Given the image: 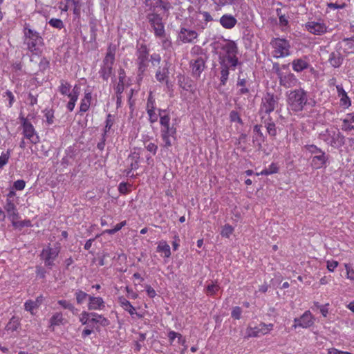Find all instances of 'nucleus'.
<instances>
[{
	"label": "nucleus",
	"instance_id": "42",
	"mask_svg": "<svg viewBox=\"0 0 354 354\" xmlns=\"http://www.w3.org/2000/svg\"><path fill=\"white\" fill-rule=\"evenodd\" d=\"M4 209L7 212L8 214L17 210L15 205L13 203V200L10 198L6 199V205H4Z\"/></svg>",
	"mask_w": 354,
	"mask_h": 354
},
{
	"label": "nucleus",
	"instance_id": "15",
	"mask_svg": "<svg viewBox=\"0 0 354 354\" xmlns=\"http://www.w3.org/2000/svg\"><path fill=\"white\" fill-rule=\"evenodd\" d=\"M328 160V156L324 151L312 158L311 165L315 169L322 168Z\"/></svg>",
	"mask_w": 354,
	"mask_h": 354
},
{
	"label": "nucleus",
	"instance_id": "16",
	"mask_svg": "<svg viewBox=\"0 0 354 354\" xmlns=\"http://www.w3.org/2000/svg\"><path fill=\"white\" fill-rule=\"evenodd\" d=\"M197 32L192 30H188L185 28H182L180 33V39L184 43L192 42L194 39L197 37Z\"/></svg>",
	"mask_w": 354,
	"mask_h": 354
},
{
	"label": "nucleus",
	"instance_id": "59",
	"mask_svg": "<svg viewBox=\"0 0 354 354\" xmlns=\"http://www.w3.org/2000/svg\"><path fill=\"white\" fill-rule=\"evenodd\" d=\"M128 158L131 160L130 167L127 172V176H129L133 169H136L138 167V163L137 160H134V159H135L134 156L130 155Z\"/></svg>",
	"mask_w": 354,
	"mask_h": 354
},
{
	"label": "nucleus",
	"instance_id": "24",
	"mask_svg": "<svg viewBox=\"0 0 354 354\" xmlns=\"http://www.w3.org/2000/svg\"><path fill=\"white\" fill-rule=\"evenodd\" d=\"M292 68L296 72H301L309 66V64L302 58L294 59L292 62Z\"/></svg>",
	"mask_w": 354,
	"mask_h": 354
},
{
	"label": "nucleus",
	"instance_id": "4",
	"mask_svg": "<svg viewBox=\"0 0 354 354\" xmlns=\"http://www.w3.org/2000/svg\"><path fill=\"white\" fill-rule=\"evenodd\" d=\"M138 75L141 78L147 70L149 61V51L145 45H141L137 51Z\"/></svg>",
	"mask_w": 354,
	"mask_h": 354
},
{
	"label": "nucleus",
	"instance_id": "56",
	"mask_svg": "<svg viewBox=\"0 0 354 354\" xmlns=\"http://www.w3.org/2000/svg\"><path fill=\"white\" fill-rule=\"evenodd\" d=\"M48 23L51 26L58 29H62L64 28L63 21L59 19L53 18L50 19Z\"/></svg>",
	"mask_w": 354,
	"mask_h": 354
},
{
	"label": "nucleus",
	"instance_id": "53",
	"mask_svg": "<svg viewBox=\"0 0 354 354\" xmlns=\"http://www.w3.org/2000/svg\"><path fill=\"white\" fill-rule=\"evenodd\" d=\"M234 231V228L229 224H226L223 226L221 234L223 236L229 237Z\"/></svg>",
	"mask_w": 354,
	"mask_h": 354
},
{
	"label": "nucleus",
	"instance_id": "27",
	"mask_svg": "<svg viewBox=\"0 0 354 354\" xmlns=\"http://www.w3.org/2000/svg\"><path fill=\"white\" fill-rule=\"evenodd\" d=\"M265 127L267 129L268 134L273 138H275L277 134V131L275 124L272 121V118H269L265 121Z\"/></svg>",
	"mask_w": 354,
	"mask_h": 354
},
{
	"label": "nucleus",
	"instance_id": "51",
	"mask_svg": "<svg viewBox=\"0 0 354 354\" xmlns=\"http://www.w3.org/2000/svg\"><path fill=\"white\" fill-rule=\"evenodd\" d=\"M106 124L104 129V133L105 136L106 133L109 132L113 124V120L112 119V116L111 114H108L106 119Z\"/></svg>",
	"mask_w": 354,
	"mask_h": 354
},
{
	"label": "nucleus",
	"instance_id": "62",
	"mask_svg": "<svg viewBox=\"0 0 354 354\" xmlns=\"http://www.w3.org/2000/svg\"><path fill=\"white\" fill-rule=\"evenodd\" d=\"M169 122L170 117L168 114L161 115V117H160V123L162 127L169 125Z\"/></svg>",
	"mask_w": 354,
	"mask_h": 354
},
{
	"label": "nucleus",
	"instance_id": "45",
	"mask_svg": "<svg viewBox=\"0 0 354 354\" xmlns=\"http://www.w3.org/2000/svg\"><path fill=\"white\" fill-rule=\"evenodd\" d=\"M63 317L62 314L60 313H57L53 315L50 318V324L51 325H59L62 323Z\"/></svg>",
	"mask_w": 354,
	"mask_h": 354
},
{
	"label": "nucleus",
	"instance_id": "33",
	"mask_svg": "<svg viewBox=\"0 0 354 354\" xmlns=\"http://www.w3.org/2000/svg\"><path fill=\"white\" fill-rule=\"evenodd\" d=\"M75 295L77 304H82L86 300V298L89 299L90 296L87 293L81 290H77L75 292Z\"/></svg>",
	"mask_w": 354,
	"mask_h": 354
},
{
	"label": "nucleus",
	"instance_id": "26",
	"mask_svg": "<svg viewBox=\"0 0 354 354\" xmlns=\"http://www.w3.org/2000/svg\"><path fill=\"white\" fill-rule=\"evenodd\" d=\"M118 300L121 306L126 311L129 312V313L131 315H134L136 311L135 308L131 304V303L127 299H125L124 297H119Z\"/></svg>",
	"mask_w": 354,
	"mask_h": 354
},
{
	"label": "nucleus",
	"instance_id": "32",
	"mask_svg": "<svg viewBox=\"0 0 354 354\" xmlns=\"http://www.w3.org/2000/svg\"><path fill=\"white\" fill-rule=\"evenodd\" d=\"M156 6L151 7L150 10L153 11L155 7H160L165 12L169 11V10L171 8V3L167 1H163L162 0H156Z\"/></svg>",
	"mask_w": 354,
	"mask_h": 354
},
{
	"label": "nucleus",
	"instance_id": "3",
	"mask_svg": "<svg viewBox=\"0 0 354 354\" xmlns=\"http://www.w3.org/2000/svg\"><path fill=\"white\" fill-rule=\"evenodd\" d=\"M270 45L274 48L273 56L276 58L285 57L290 55V44L283 38H273Z\"/></svg>",
	"mask_w": 354,
	"mask_h": 354
},
{
	"label": "nucleus",
	"instance_id": "57",
	"mask_svg": "<svg viewBox=\"0 0 354 354\" xmlns=\"http://www.w3.org/2000/svg\"><path fill=\"white\" fill-rule=\"evenodd\" d=\"M246 84V80L245 79H241L240 77L238 78L237 81V86H242L243 88L239 90L240 94H246L249 93V89L248 88L244 87V86Z\"/></svg>",
	"mask_w": 354,
	"mask_h": 354
},
{
	"label": "nucleus",
	"instance_id": "34",
	"mask_svg": "<svg viewBox=\"0 0 354 354\" xmlns=\"http://www.w3.org/2000/svg\"><path fill=\"white\" fill-rule=\"evenodd\" d=\"M10 149H8L6 152L1 153L0 156V169L3 168L8 162L10 156Z\"/></svg>",
	"mask_w": 354,
	"mask_h": 354
},
{
	"label": "nucleus",
	"instance_id": "31",
	"mask_svg": "<svg viewBox=\"0 0 354 354\" xmlns=\"http://www.w3.org/2000/svg\"><path fill=\"white\" fill-rule=\"evenodd\" d=\"M279 171V167L277 166V165L274 162H272L268 168L267 169H265L263 170H262L260 173L259 174H257V175H265V176H268V175H270V174H276Z\"/></svg>",
	"mask_w": 354,
	"mask_h": 354
},
{
	"label": "nucleus",
	"instance_id": "46",
	"mask_svg": "<svg viewBox=\"0 0 354 354\" xmlns=\"http://www.w3.org/2000/svg\"><path fill=\"white\" fill-rule=\"evenodd\" d=\"M229 117H230V120L232 122H237L240 124H243L242 119L241 118L239 113L236 111H234V110L232 111L230 113V116Z\"/></svg>",
	"mask_w": 354,
	"mask_h": 354
},
{
	"label": "nucleus",
	"instance_id": "52",
	"mask_svg": "<svg viewBox=\"0 0 354 354\" xmlns=\"http://www.w3.org/2000/svg\"><path fill=\"white\" fill-rule=\"evenodd\" d=\"M49 60L46 57H42L39 64V71L41 72H44L49 68Z\"/></svg>",
	"mask_w": 354,
	"mask_h": 354
},
{
	"label": "nucleus",
	"instance_id": "6",
	"mask_svg": "<svg viewBox=\"0 0 354 354\" xmlns=\"http://www.w3.org/2000/svg\"><path fill=\"white\" fill-rule=\"evenodd\" d=\"M59 250L57 248L47 247L43 249L40 256L44 261L45 266L51 268L55 266L54 261L58 257Z\"/></svg>",
	"mask_w": 354,
	"mask_h": 354
},
{
	"label": "nucleus",
	"instance_id": "21",
	"mask_svg": "<svg viewBox=\"0 0 354 354\" xmlns=\"http://www.w3.org/2000/svg\"><path fill=\"white\" fill-rule=\"evenodd\" d=\"M237 21L231 15H224L220 18V23L222 26L227 29H231L235 26Z\"/></svg>",
	"mask_w": 354,
	"mask_h": 354
},
{
	"label": "nucleus",
	"instance_id": "17",
	"mask_svg": "<svg viewBox=\"0 0 354 354\" xmlns=\"http://www.w3.org/2000/svg\"><path fill=\"white\" fill-rule=\"evenodd\" d=\"M344 57L338 50L330 53L328 62L334 68H339L343 63Z\"/></svg>",
	"mask_w": 354,
	"mask_h": 354
},
{
	"label": "nucleus",
	"instance_id": "44",
	"mask_svg": "<svg viewBox=\"0 0 354 354\" xmlns=\"http://www.w3.org/2000/svg\"><path fill=\"white\" fill-rule=\"evenodd\" d=\"M149 115V120L151 123H154L158 121V115L155 113V106H150L149 110H147Z\"/></svg>",
	"mask_w": 354,
	"mask_h": 354
},
{
	"label": "nucleus",
	"instance_id": "28",
	"mask_svg": "<svg viewBox=\"0 0 354 354\" xmlns=\"http://www.w3.org/2000/svg\"><path fill=\"white\" fill-rule=\"evenodd\" d=\"M147 19L151 26L157 25V24L161 22L162 20V17H160L159 14L155 13L153 12L148 13L147 15Z\"/></svg>",
	"mask_w": 354,
	"mask_h": 354
},
{
	"label": "nucleus",
	"instance_id": "10",
	"mask_svg": "<svg viewBox=\"0 0 354 354\" xmlns=\"http://www.w3.org/2000/svg\"><path fill=\"white\" fill-rule=\"evenodd\" d=\"M293 328L301 327L308 328L314 324L313 317L309 310L306 311L300 317L295 318Z\"/></svg>",
	"mask_w": 354,
	"mask_h": 354
},
{
	"label": "nucleus",
	"instance_id": "49",
	"mask_svg": "<svg viewBox=\"0 0 354 354\" xmlns=\"http://www.w3.org/2000/svg\"><path fill=\"white\" fill-rule=\"evenodd\" d=\"M126 224H127L126 221H122V222L118 223L114 228L105 230V232L109 234H113L116 233L117 232H118L119 230H120L122 227L126 225Z\"/></svg>",
	"mask_w": 354,
	"mask_h": 354
},
{
	"label": "nucleus",
	"instance_id": "61",
	"mask_svg": "<svg viewBox=\"0 0 354 354\" xmlns=\"http://www.w3.org/2000/svg\"><path fill=\"white\" fill-rule=\"evenodd\" d=\"M242 313V310L240 307L236 306L233 308L231 315L233 318L236 319H239L241 318V315Z\"/></svg>",
	"mask_w": 354,
	"mask_h": 354
},
{
	"label": "nucleus",
	"instance_id": "9",
	"mask_svg": "<svg viewBox=\"0 0 354 354\" xmlns=\"http://www.w3.org/2000/svg\"><path fill=\"white\" fill-rule=\"evenodd\" d=\"M24 44L26 45L27 49L35 55L41 53V47L44 46V39L41 37H34L30 39H24Z\"/></svg>",
	"mask_w": 354,
	"mask_h": 354
},
{
	"label": "nucleus",
	"instance_id": "41",
	"mask_svg": "<svg viewBox=\"0 0 354 354\" xmlns=\"http://www.w3.org/2000/svg\"><path fill=\"white\" fill-rule=\"evenodd\" d=\"M97 26L95 23H90V38L88 42H95L97 37Z\"/></svg>",
	"mask_w": 354,
	"mask_h": 354
},
{
	"label": "nucleus",
	"instance_id": "39",
	"mask_svg": "<svg viewBox=\"0 0 354 354\" xmlns=\"http://www.w3.org/2000/svg\"><path fill=\"white\" fill-rule=\"evenodd\" d=\"M70 89H71V85L64 80L61 81V84L59 88V92L62 95H67L68 96V94H70Z\"/></svg>",
	"mask_w": 354,
	"mask_h": 354
},
{
	"label": "nucleus",
	"instance_id": "40",
	"mask_svg": "<svg viewBox=\"0 0 354 354\" xmlns=\"http://www.w3.org/2000/svg\"><path fill=\"white\" fill-rule=\"evenodd\" d=\"M162 135L165 134V136H171V137H174L176 133V129L174 127H170V125H167L162 127Z\"/></svg>",
	"mask_w": 354,
	"mask_h": 354
},
{
	"label": "nucleus",
	"instance_id": "23",
	"mask_svg": "<svg viewBox=\"0 0 354 354\" xmlns=\"http://www.w3.org/2000/svg\"><path fill=\"white\" fill-rule=\"evenodd\" d=\"M24 39H30L34 37H41L39 32L32 29L30 25L28 23H25L23 28Z\"/></svg>",
	"mask_w": 354,
	"mask_h": 354
},
{
	"label": "nucleus",
	"instance_id": "64",
	"mask_svg": "<svg viewBox=\"0 0 354 354\" xmlns=\"http://www.w3.org/2000/svg\"><path fill=\"white\" fill-rule=\"evenodd\" d=\"M347 278L354 281V269L351 268L348 264H345Z\"/></svg>",
	"mask_w": 354,
	"mask_h": 354
},
{
	"label": "nucleus",
	"instance_id": "58",
	"mask_svg": "<svg viewBox=\"0 0 354 354\" xmlns=\"http://www.w3.org/2000/svg\"><path fill=\"white\" fill-rule=\"evenodd\" d=\"M45 118L46 119V122L48 124H51L53 123L54 120V112L52 109H45Z\"/></svg>",
	"mask_w": 354,
	"mask_h": 354
},
{
	"label": "nucleus",
	"instance_id": "35",
	"mask_svg": "<svg viewBox=\"0 0 354 354\" xmlns=\"http://www.w3.org/2000/svg\"><path fill=\"white\" fill-rule=\"evenodd\" d=\"M158 250L162 252L165 254V257H169L171 255L170 247L165 242L160 243L158 246Z\"/></svg>",
	"mask_w": 354,
	"mask_h": 354
},
{
	"label": "nucleus",
	"instance_id": "48",
	"mask_svg": "<svg viewBox=\"0 0 354 354\" xmlns=\"http://www.w3.org/2000/svg\"><path fill=\"white\" fill-rule=\"evenodd\" d=\"M74 8H73V15L75 18H80L81 14V2L80 0H72Z\"/></svg>",
	"mask_w": 354,
	"mask_h": 354
},
{
	"label": "nucleus",
	"instance_id": "36",
	"mask_svg": "<svg viewBox=\"0 0 354 354\" xmlns=\"http://www.w3.org/2000/svg\"><path fill=\"white\" fill-rule=\"evenodd\" d=\"M220 287L218 285L212 282L210 284L207 285L205 290V293L207 295H214L216 293V292L219 290Z\"/></svg>",
	"mask_w": 354,
	"mask_h": 354
},
{
	"label": "nucleus",
	"instance_id": "8",
	"mask_svg": "<svg viewBox=\"0 0 354 354\" xmlns=\"http://www.w3.org/2000/svg\"><path fill=\"white\" fill-rule=\"evenodd\" d=\"M328 133V138L325 139V141H328V144L333 148L339 149L342 147L345 144V137L344 135L339 131H326Z\"/></svg>",
	"mask_w": 354,
	"mask_h": 354
},
{
	"label": "nucleus",
	"instance_id": "43",
	"mask_svg": "<svg viewBox=\"0 0 354 354\" xmlns=\"http://www.w3.org/2000/svg\"><path fill=\"white\" fill-rule=\"evenodd\" d=\"M58 304H59L64 309H68L71 311L73 313H75L76 308L75 306L68 301L66 300H59L57 301Z\"/></svg>",
	"mask_w": 354,
	"mask_h": 354
},
{
	"label": "nucleus",
	"instance_id": "14",
	"mask_svg": "<svg viewBox=\"0 0 354 354\" xmlns=\"http://www.w3.org/2000/svg\"><path fill=\"white\" fill-rule=\"evenodd\" d=\"M279 84L285 88H290L296 85L297 79L293 73H283L279 78Z\"/></svg>",
	"mask_w": 354,
	"mask_h": 354
},
{
	"label": "nucleus",
	"instance_id": "22",
	"mask_svg": "<svg viewBox=\"0 0 354 354\" xmlns=\"http://www.w3.org/2000/svg\"><path fill=\"white\" fill-rule=\"evenodd\" d=\"M220 64L221 66V83L220 85L225 86L227 83L228 75H229V67L225 63L224 58L220 57Z\"/></svg>",
	"mask_w": 354,
	"mask_h": 354
},
{
	"label": "nucleus",
	"instance_id": "11",
	"mask_svg": "<svg viewBox=\"0 0 354 354\" xmlns=\"http://www.w3.org/2000/svg\"><path fill=\"white\" fill-rule=\"evenodd\" d=\"M23 134L25 138L28 139L32 144H37L39 142V137L37 134L33 125L31 123H26L23 127Z\"/></svg>",
	"mask_w": 354,
	"mask_h": 354
},
{
	"label": "nucleus",
	"instance_id": "37",
	"mask_svg": "<svg viewBox=\"0 0 354 354\" xmlns=\"http://www.w3.org/2000/svg\"><path fill=\"white\" fill-rule=\"evenodd\" d=\"M178 84L185 91H189L192 89V84L190 81L186 80L184 77H179Z\"/></svg>",
	"mask_w": 354,
	"mask_h": 354
},
{
	"label": "nucleus",
	"instance_id": "30",
	"mask_svg": "<svg viewBox=\"0 0 354 354\" xmlns=\"http://www.w3.org/2000/svg\"><path fill=\"white\" fill-rule=\"evenodd\" d=\"M154 30V34L157 37H163L165 35V27L162 21L151 26Z\"/></svg>",
	"mask_w": 354,
	"mask_h": 354
},
{
	"label": "nucleus",
	"instance_id": "18",
	"mask_svg": "<svg viewBox=\"0 0 354 354\" xmlns=\"http://www.w3.org/2000/svg\"><path fill=\"white\" fill-rule=\"evenodd\" d=\"M272 327V324H270L268 327L264 324H260L259 327L250 328L248 332V337H258L260 335H264L269 331Z\"/></svg>",
	"mask_w": 354,
	"mask_h": 354
},
{
	"label": "nucleus",
	"instance_id": "54",
	"mask_svg": "<svg viewBox=\"0 0 354 354\" xmlns=\"http://www.w3.org/2000/svg\"><path fill=\"white\" fill-rule=\"evenodd\" d=\"M261 125L256 124L254 127L253 131L257 136V139H259L261 142H264L265 136L261 131Z\"/></svg>",
	"mask_w": 354,
	"mask_h": 354
},
{
	"label": "nucleus",
	"instance_id": "13",
	"mask_svg": "<svg viewBox=\"0 0 354 354\" xmlns=\"http://www.w3.org/2000/svg\"><path fill=\"white\" fill-rule=\"evenodd\" d=\"M305 26L308 31L314 35H320L326 32V26L322 23L309 21L306 24Z\"/></svg>",
	"mask_w": 354,
	"mask_h": 354
},
{
	"label": "nucleus",
	"instance_id": "38",
	"mask_svg": "<svg viewBox=\"0 0 354 354\" xmlns=\"http://www.w3.org/2000/svg\"><path fill=\"white\" fill-rule=\"evenodd\" d=\"M168 73H169L168 68L165 67L162 69V71H161L160 70H158L156 72V78L158 81H159L160 82H163L165 79H167L168 77V75H167Z\"/></svg>",
	"mask_w": 354,
	"mask_h": 354
},
{
	"label": "nucleus",
	"instance_id": "47",
	"mask_svg": "<svg viewBox=\"0 0 354 354\" xmlns=\"http://www.w3.org/2000/svg\"><path fill=\"white\" fill-rule=\"evenodd\" d=\"M39 300L37 299L36 301H32V300H28L26 301L24 306L25 309L27 311L32 312V310L39 306L38 304Z\"/></svg>",
	"mask_w": 354,
	"mask_h": 354
},
{
	"label": "nucleus",
	"instance_id": "60",
	"mask_svg": "<svg viewBox=\"0 0 354 354\" xmlns=\"http://www.w3.org/2000/svg\"><path fill=\"white\" fill-rule=\"evenodd\" d=\"M31 225H31V222L30 220H24V221H17V223H13V226L15 227H19V228H22L24 227H30Z\"/></svg>",
	"mask_w": 354,
	"mask_h": 354
},
{
	"label": "nucleus",
	"instance_id": "29",
	"mask_svg": "<svg viewBox=\"0 0 354 354\" xmlns=\"http://www.w3.org/2000/svg\"><path fill=\"white\" fill-rule=\"evenodd\" d=\"M214 3L219 8L239 4L241 0H212Z\"/></svg>",
	"mask_w": 354,
	"mask_h": 354
},
{
	"label": "nucleus",
	"instance_id": "63",
	"mask_svg": "<svg viewBox=\"0 0 354 354\" xmlns=\"http://www.w3.org/2000/svg\"><path fill=\"white\" fill-rule=\"evenodd\" d=\"M26 185V182L24 180H17L14 184L13 187L17 190H22L24 189Z\"/></svg>",
	"mask_w": 354,
	"mask_h": 354
},
{
	"label": "nucleus",
	"instance_id": "25",
	"mask_svg": "<svg viewBox=\"0 0 354 354\" xmlns=\"http://www.w3.org/2000/svg\"><path fill=\"white\" fill-rule=\"evenodd\" d=\"M223 48L226 53V56L236 55L238 53V47L234 41H229Z\"/></svg>",
	"mask_w": 354,
	"mask_h": 354
},
{
	"label": "nucleus",
	"instance_id": "50",
	"mask_svg": "<svg viewBox=\"0 0 354 354\" xmlns=\"http://www.w3.org/2000/svg\"><path fill=\"white\" fill-rule=\"evenodd\" d=\"M307 151H308L310 153L318 155L319 153H322L323 151L317 147L315 145H307L304 147Z\"/></svg>",
	"mask_w": 354,
	"mask_h": 354
},
{
	"label": "nucleus",
	"instance_id": "5",
	"mask_svg": "<svg viewBox=\"0 0 354 354\" xmlns=\"http://www.w3.org/2000/svg\"><path fill=\"white\" fill-rule=\"evenodd\" d=\"M80 321L83 325L99 323L102 326H106L109 324V321L102 315L86 311L82 313Z\"/></svg>",
	"mask_w": 354,
	"mask_h": 354
},
{
	"label": "nucleus",
	"instance_id": "19",
	"mask_svg": "<svg viewBox=\"0 0 354 354\" xmlns=\"http://www.w3.org/2000/svg\"><path fill=\"white\" fill-rule=\"evenodd\" d=\"M338 96L340 97V104L345 108H348L351 105V101L346 92L344 91L342 85L336 86Z\"/></svg>",
	"mask_w": 354,
	"mask_h": 354
},
{
	"label": "nucleus",
	"instance_id": "12",
	"mask_svg": "<svg viewBox=\"0 0 354 354\" xmlns=\"http://www.w3.org/2000/svg\"><path fill=\"white\" fill-rule=\"evenodd\" d=\"M190 66L192 67L193 76L199 77L205 68V61L203 57H200L195 60H192L190 62Z\"/></svg>",
	"mask_w": 354,
	"mask_h": 354
},
{
	"label": "nucleus",
	"instance_id": "7",
	"mask_svg": "<svg viewBox=\"0 0 354 354\" xmlns=\"http://www.w3.org/2000/svg\"><path fill=\"white\" fill-rule=\"evenodd\" d=\"M277 104V97L273 94L267 93L262 99L260 111L266 114H270L275 109Z\"/></svg>",
	"mask_w": 354,
	"mask_h": 354
},
{
	"label": "nucleus",
	"instance_id": "1",
	"mask_svg": "<svg viewBox=\"0 0 354 354\" xmlns=\"http://www.w3.org/2000/svg\"><path fill=\"white\" fill-rule=\"evenodd\" d=\"M115 47H112L111 45H109L99 71L100 77L104 81H108L109 77L114 75L113 66L115 62Z\"/></svg>",
	"mask_w": 354,
	"mask_h": 354
},
{
	"label": "nucleus",
	"instance_id": "55",
	"mask_svg": "<svg viewBox=\"0 0 354 354\" xmlns=\"http://www.w3.org/2000/svg\"><path fill=\"white\" fill-rule=\"evenodd\" d=\"M19 322L17 320H15L14 318L11 319V320L8 322V324L6 326V329L7 330H11L15 331L19 327Z\"/></svg>",
	"mask_w": 354,
	"mask_h": 354
},
{
	"label": "nucleus",
	"instance_id": "2",
	"mask_svg": "<svg viewBox=\"0 0 354 354\" xmlns=\"http://www.w3.org/2000/svg\"><path fill=\"white\" fill-rule=\"evenodd\" d=\"M308 102L307 93L303 88H298L290 92L288 104L295 112L301 111Z\"/></svg>",
	"mask_w": 354,
	"mask_h": 354
},
{
	"label": "nucleus",
	"instance_id": "20",
	"mask_svg": "<svg viewBox=\"0 0 354 354\" xmlns=\"http://www.w3.org/2000/svg\"><path fill=\"white\" fill-rule=\"evenodd\" d=\"M89 302L88 304V310H97L104 307V301L102 297L89 296Z\"/></svg>",
	"mask_w": 354,
	"mask_h": 354
}]
</instances>
